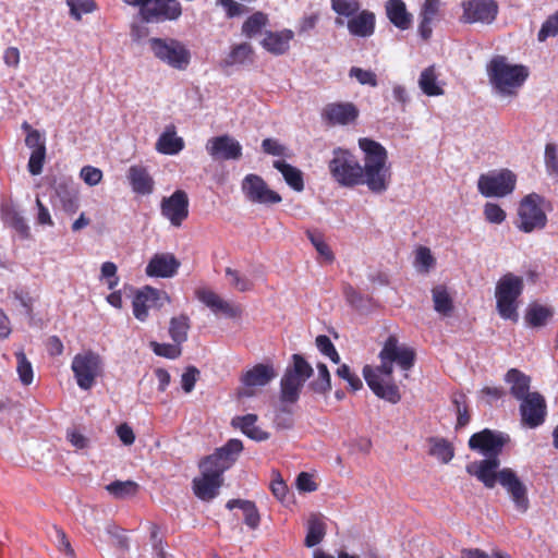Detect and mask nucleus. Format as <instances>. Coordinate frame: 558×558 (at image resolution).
<instances>
[{
	"mask_svg": "<svg viewBox=\"0 0 558 558\" xmlns=\"http://www.w3.org/2000/svg\"><path fill=\"white\" fill-rule=\"evenodd\" d=\"M487 74L493 87L502 95H514L529 76L527 68L509 64L504 56L494 57L487 65Z\"/></svg>",
	"mask_w": 558,
	"mask_h": 558,
	"instance_id": "nucleus-3",
	"label": "nucleus"
},
{
	"mask_svg": "<svg viewBox=\"0 0 558 558\" xmlns=\"http://www.w3.org/2000/svg\"><path fill=\"white\" fill-rule=\"evenodd\" d=\"M138 484L133 481H113L106 486V490L117 499H125L138 493Z\"/></svg>",
	"mask_w": 558,
	"mask_h": 558,
	"instance_id": "nucleus-44",
	"label": "nucleus"
},
{
	"mask_svg": "<svg viewBox=\"0 0 558 558\" xmlns=\"http://www.w3.org/2000/svg\"><path fill=\"white\" fill-rule=\"evenodd\" d=\"M306 235L324 260L331 263L335 259L332 251L325 242L324 235L320 232L307 230Z\"/></svg>",
	"mask_w": 558,
	"mask_h": 558,
	"instance_id": "nucleus-51",
	"label": "nucleus"
},
{
	"mask_svg": "<svg viewBox=\"0 0 558 558\" xmlns=\"http://www.w3.org/2000/svg\"><path fill=\"white\" fill-rule=\"evenodd\" d=\"M556 35H558V11L543 23L537 39L545 41L548 37Z\"/></svg>",
	"mask_w": 558,
	"mask_h": 558,
	"instance_id": "nucleus-62",
	"label": "nucleus"
},
{
	"mask_svg": "<svg viewBox=\"0 0 558 558\" xmlns=\"http://www.w3.org/2000/svg\"><path fill=\"white\" fill-rule=\"evenodd\" d=\"M170 299L167 292L145 286L137 290L132 301L133 315L140 322H146L149 308H161Z\"/></svg>",
	"mask_w": 558,
	"mask_h": 558,
	"instance_id": "nucleus-11",
	"label": "nucleus"
},
{
	"mask_svg": "<svg viewBox=\"0 0 558 558\" xmlns=\"http://www.w3.org/2000/svg\"><path fill=\"white\" fill-rule=\"evenodd\" d=\"M428 454L438 459L441 463H449L454 457L453 445L442 437H429Z\"/></svg>",
	"mask_w": 558,
	"mask_h": 558,
	"instance_id": "nucleus-37",
	"label": "nucleus"
},
{
	"mask_svg": "<svg viewBox=\"0 0 558 558\" xmlns=\"http://www.w3.org/2000/svg\"><path fill=\"white\" fill-rule=\"evenodd\" d=\"M268 22L267 15L263 12H255L251 16H248L243 25H242V33L248 37L252 38L256 34L260 33V31L266 26Z\"/></svg>",
	"mask_w": 558,
	"mask_h": 558,
	"instance_id": "nucleus-49",
	"label": "nucleus"
},
{
	"mask_svg": "<svg viewBox=\"0 0 558 558\" xmlns=\"http://www.w3.org/2000/svg\"><path fill=\"white\" fill-rule=\"evenodd\" d=\"M161 214L174 227H180L189 216V197L185 191L177 190L169 197H163Z\"/></svg>",
	"mask_w": 558,
	"mask_h": 558,
	"instance_id": "nucleus-18",
	"label": "nucleus"
},
{
	"mask_svg": "<svg viewBox=\"0 0 558 558\" xmlns=\"http://www.w3.org/2000/svg\"><path fill=\"white\" fill-rule=\"evenodd\" d=\"M226 507L229 510L240 508L243 511L244 523L251 529L256 530L260 524V514L254 501L246 499H230Z\"/></svg>",
	"mask_w": 558,
	"mask_h": 558,
	"instance_id": "nucleus-35",
	"label": "nucleus"
},
{
	"mask_svg": "<svg viewBox=\"0 0 558 558\" xmlns=\"http://www.w3.org/2000/svg\"><path fill=\"white\" fill-rule=\"evenodd\" d=\"M414 349L401 344L395 335H390L384 342L378 354L380 365L363 367L364 379L369 389L380 399L390 403L401 400L399 387L392 383L393 364L401 369L409 371L415 363Z\"/></svg>",
	"mask_w": 558,
	"mask_h": 558,
	"instance_id": "nucleus-1",
	"label": "nucleus"
},
{
	"mask_svg": "<svg viewBox=\"0 0 558 558\" xmlns=\"http://www.w3.org/2000/svg\"><path fill=\"white\" fill-rule=\"evenodd\" d=\"M241 187L245 197L252 203L272 205L282 201L280 194L269 189L266 181L258 174L245 175Z\"/></svg>",
	"mask_w": 558,
	"mask_h": 558,
	"instance_id": "nucleus-12",
	"label": "nucleus"
},
{
	"mask_svg": "<svg viewBox=\"0 0 558 558\" xmlns=\"http://www.w3.org/2000/svg\"><path fill=\"white\" fill-rule=\"evenodd\" d=\"M331 178L343 187L360 185L362 165L348 149L337 147L332 150V158L328 162Z\"/></svg>",
	"mask_w": 558,
	"mask_h": 558,
	"instance_id": "nucleus-6",
	"label": "nucleus"
},
{
	"mask_svg": "<svg viewBox=\"0 0 558 558\" xmlns=\"http://www.w3.org/2000/svg\"><path fill=\"white\" fill-rule=\"evenodd\" d=\"M505 381L510 386V395L520 400L531 392V377L518 368H510L505 375Z\"/></svg>",
	"mask_w": 558,
	"mask_h": 558,
	"instance_id": "nucleus-34",
	"label": "nucleus"
},
{
	"mask_svg": "<svg viewBox=\"0 0 558 558\" xmlns=\"http://www.w3.org/2000/svg\"><path fill=\"white\" fill-rule=\"evenodd\" d=\"M182 15V5L178 0H151L142 10V20L146 23L177 21Z\"/></svg>",
	"mask_w": 558,
	"mask_h": 558,
	"instance_id": "nucleus-15",
	"label": "nucleus"
},
{
	"mask_svg": "<svg viewBox=\"0 0 558 558\" xmlns=\"http://www.w3.org/2000/svg\"><path fill=\"white\" fill-rule=\"evenodd\" d=\"M208 154L215 159L235 160L242 156V146L229 135L213 137L206 145Z\"/></svg>",
	"mask_w": 558,
	"mask_h": 558,
	"instance_id": "nucleus-21",
	"label": "nucleus"
},
{
	"mask_svg": "<svg viewBox=\"0 0 558 558\" xmlns=\"http://www.w3.org/2000/svg\"><path fill=\"white\" fill-rule=\"evenodd\" d=\"M325 522L317 514H312L307 521V533L304 541L305 546L311 548L318 545L325 537Z\"/></svg>",
	"mask_w": 558,
	"mask_h": 558,
	"instance_id": "nucleus-41",
	"label": "nucleus"
},
{
	"mask_svg": "<svg viewBox=\"0 0 558 558\" xmlns=\"http://www.w3.org/2000/svg\"><path fill=\"white\" fill-rule=\"evenodd\" d=\"M54 191L61 202L62 209L66 214L73 215L78 210V192L71 181L62 180L58 182L54 186Z\"/></svg>",
	"mask_w": 558,
	"mask_h": 558,
	"instance_id": "nucleus-29",
	"label": "nucleus"
},
{
	"mask_svg": "<svg viewBox=\"0 0 558 558\" xmlns=\"http://www.w3.org/2000/svg\"><path fill=\"white\" fill-rule=\"evenodd\" d=\"M293 32L291 29H283L280 32H266L262 46L270 53L280 56L289 50V44L293 39Z\"/></svg>",
	"mask_w": 558,
	"mask_h": 558,
	"instance_id": "nucleus-28",
	"label": "nucleus"
},
{
	"mask_svg": "<svg viewBox=\"0 0 558 558\" xmlns=\"http://www.w3.org/2000/svg\"><path fill=\"white\" fill-rule=\"evenodd\" d=\"M243 450V442L240 439H229L222 447L216 449L225 460L232 465L236 456Z\"/></svg>",
	"mask_w": 558,
	"mask_h": 558,
	"instance_id": "nucleus-56",
	"label": "nucleus"
},
{
	"mask_svg": "<svg viewBox=\"0 0 558 558\" xmlns=\"http://www.w3.org/2000/svg\"><path fill=\"white\" fill-rule=\"evenodd\" d=\"M375 14L368 10L359 11L347 23L351 35L357 37H369L375 31Z\"/></svg>",
	"mask_w": 558,
	"mask_h": 558,
	"instance_id": "nucleus-27",
	"label": "nucleus"
},
{
	"mask_svg": "<svg viewBox=\"0 0 558 558\" xmlns=\"http://www.w3.org/2000/svg\"><path fill=\"white\" fill-rule=\"evenodd\" d=\"M66 4L71 16L76 21H81L83 14L92 13L97 8L94 0H66Z\"/></svg>",
	"mask_w": 558,
	"mask_h": 558,
	"instance_id": "nucleus-52",
	"label": "nucleus"
},
{
	"mask_svg": "<svg viewBox=\"0 0 558 558\" xmlns=\"http://www.w3.org/2000/svg\"><path fill=\"white\" fill-rule=\"evenodd\" d=\"M517 184V175L509 169L481 174L477 190L485 197H505L511 194Z\"/></svg>",
	"mask_w": 558,
	"mask_h": 558,
	"instance_id": "nucleus-10",
	"label": "nucleus"
},
{
	"mask_svg": "<svg viewBox=\"0 0 558 558\" xmlns=\"http://www.w3.org/2000/svg\"><path fill=\"white\" fill-rule=\"evenodd\" d=\"M277 373L271 364L258 363L241 375L240 381L246 388L239 392L240 397H251L253 391L250 388L264 387L268 385Z\"/></svg>",
	"mask_w": 558,
	"mask_h": 558,
	"instance_id": "nucleus-20",
	"label": "nucleus"
},
{
	"mask_svg": "<svg viewBox=\"0 0 558 558\" xmlns=\"http://www.w3.org/2000/svg\"><path fill=\"white\" fill-rule=\"evenodd\" d=\"M318 376L310 384V388L313 392L318 395H325L331 389V378L328 367L324 363L317 364Z\"/></svg>",
	"mask_w": 558,
	"mask_h": 558,
	"instance_id": "nucleus-48",
	"label": "nucleus"
},
{
	"mask_svg": "<svg viewBox=\"0 0 558 558\" xmlns=\"http://www.w3.org/2000/svg\"><path fill=\"white\" fill-rule=\"evenodd\" d=\"M149 347L151 348L153 352L162 357L167 359H178L182 353L181 344L178 343H159L157 341H151L149 343Z\"/></svg>",
	"mask_w": 558,
	"mask_h": 558,
	"instance_id": "nucleus-53",
	"label": "nucleus"
},
{
	"mask_svg": "<svg viewBox=\"0 0 558 558\" xmlns=\"http://www.w3.org/2000/svg\"><path fill=\"white\" fill-rule=\"evenodd\" d=\"M389 21L399 29L405 31L412 24V15L402 0H388L385 5Z\"/></svg>",
	"mask_w": 558,
	"mask_h": 558,
	"instance_id": "nucleus-33",
	"label": "nucleus"
},
{
	"mask_svg": "<svg viewBox=\"0 0 558 558\" xmlns=\"http://www.w3.org/2000/svg\"><path fill=\"white\" fill-rule=\"evenodd\" d=\"M254 61V50L251 44L241 43L231 47L225 62L227 65H236L252 63Z\"/></svg>",
	"mask_w": 558,
	"mask_h": 558,
	"instance_id": "nucleus-42",
	"label": "nucleus"
},
{
	"mask_svg": "<svg viewBox=\"0 0 558 558\" xmlns=\"http://www.w3.org/2000/svg\"><path fill=\"white\" fill-rule=\"evenodd\" d=\"M500 460L497 457L474 461L465 466L471 476H475L487 488H494L498 481Z\"/></svg>",
	"mask_w": 558,
	"mask_h": 558,
	"instance_id": "nucleus-22",
	"label": "nucleus"
},
{
	"mask_svg": "<svg viewBox=\"0 0 558 558\" xmlns=\"http://www.w3.org/2000/svg\"><path fill=\"white\" fill-rule=\"evenodd\" d=\"M498 482L510 495L517 510L525 512L530 507L527 489L515 472L509 468L500 470L498 472Z\"/></svg>",
	"mask_w": 558,
	"mask_h": 558,
	"instance_id": "nucleus-16",
	"label": "nucleus"
},
{
	"mask_svg": "<svg viewBox=\"0 0 558 558\" xmlns=\"http://www.w3.org/2000/svg\"><path fill=\"white\" fill-rule=\"evenodd\" d=\"M315 344H316L318 351L323 355L329 357L331 362H333L336 364L340 363V355L328 336H326V335L317 336L315 339Z\"/></svg>",
	"mask_w": 558,
	"mask_h": 558,
	"instance_id": "nucleus-54",
	"label": "nucleus"
},
{
	"mask_svg": "<svg viewBox=\"0 0 558 558\" xmlns=\"http://www.w3.org/2000/svg\"><path fill=\"white\" fill-rule=\"evenodd\" d=\"M508 440L509 437L507 435L485 428L470 437L469 448L480 451L487 458H498Z\"/></svg>",
	"mask_w": 558,
	"mask_h": 558,
	"instance_id": "nucleus-13",
	"label": "nucleus"
},
{
	"mask_svg": "<svg viewBox=\"0 0 558 558\" xmlns=\"http://www.w3.org/2000/svg\"><path fill=\"white\" fill-rule=\"evenodd\" d=\"M434 308L444 316H450L453 312V300L450 296L447 287L438 284L432 289Z\"/></svg>",
	"mask_w": 558,
	"mask_h": 558,
	"instance_id": "nucleus-40",
	"label": "nucleus"
},
{
	"mask_svg": "<svg viewBox=\"0 0 558 558\" xmlns=\"http://www.w3.org/2000/svg\"><path fill=\"white\" fill-rule=\"evenodd\" d=\"M274 168L283 177L286 183L295 192L304 190L303 172L296 167L286 162L284 160H275Z\"/></svg>",
	"mask_w": 558,
	"mask_h": 558,
	"instance_id": "nucleus-36",
	"label": "nucleus"
},
{
	"mask_svg": "<svg viewBox=\"0 0 558 558\" xmlns=\"http://www.w3.org/2000/svg\"><path fill=\"white\" fill-rule=\"evenodd\" d=\"M357 107L350 101L327 104L322 111L323 121L329 126L348 125L359 118Z\"/></svg>",
	"mask_w": 558,
	"mask_h": 558,
	"instance_id": "nucleus-19",
	"label": "nucleus"
},
{
	"mask_svg": "<svg viewBox=\"0 0 558 558\" xmlns=\"http://www.w3.org/2000/svg\"><path fill=\"white\" fill-rule=\"evenodd\" d=\"M180 266V260L172 253H157L148 262L145 272L153 278H171Z\"/></svg>",
	"mask_w": 558,
	"mask_h": 558,
	"instance_id": "nucleus-23",
	"label": "nucleus"
},
{
	"mask_svg": "<svg viewBox=\"0 0 558 558\" xmlns=\"http://www.w3.org/2000/svg\"><path fill=\"white\" fill-rule=\"evenodd\" d=\"M543 196L531 193L524 196L518 208L517 228L524 233L542 230L547 225V216L543 208Z\"/></svg>",
	"mask_w": 558,
	"mask_h": 558,
	"instance_id": "nucleus-7",
	"label": "nucleus"
},
{
	"mask_svg": "<svg viewBox=\"0 0 558 558\" xmlns=\"http://www.w3.org/2000/svg\"><path fill=\"white\" fill-rule=\"evenodd\" d=\"M274 425L277 429H290L294 425L293 411L287 405L280 407L274 417Z\"/></svg>",
	"mask_w": 558,
	"mask_h": 558,
	"instance_id": "nucleus-57",
	"label": "nucleus"
},
{
	"mask_svg": "<svg viewBox=\"0 0 558 558\" xmlns=\"http://www.w3.org/2000/svg\"><path fill=\"white\" fill-rule=\"evenodd\" d=\"M462 22L464 23H492L498 13L497 2L494 0H469L462 2Z\"/></svg>",
	"mask_w": 558,
	"mask_h": 558,
	"instance_id": "nucleus-17",
	"label": "nucleus"
},
{
	"mask_svg": "<svg viewBox=\"0 0 558 558\" xmlns=\"http://www.w3.org/2000/svg\"><path fill=\"white\" fill-rule=\"evenodd\" d=\"M349 75L351 77H355L361 85H368L371 87H376L378 85L377 75L371 70L352 66Z\"/></svg>",
	"mask_w": 558,
	"mask_h": 558,
	"instance_id": "nucleus-59",
	"label": "nucleus"
},
{
	"mask_svg": "<svg viewBox=\"0 0 558 558\" xmlns=\"http://www.w3.org/2000/svg\"><path fill=\"white\" fill-rule=\"evenodd\" d=\"M440 0H425L420 12L418 34L424 40L432 36V24L436 20L440 10Z\"/></svg>",
	"mask_w": 558,
	"mask_h": 558,
	"instance_id": "nucleus-32",
	"label": "nucleus"
},
{
	"mask_svg": "<svg viewBox=\"0 0 558 558\" xmlns=\"http://www.w3.org/2000/svg\"><path fill=\"white\" fill-rule=\"evenodd\" d=\"M184 148V141L177 136V129L173 124L166 126L156 142V150L163 155H177Z\"/></svg>",
	"mask_w": 558,
	"mask_h": 558,
	"instance_id": "nucleus-31",
	"label": "nucleus"
},
{
	"mask_svg": "<svg viewBox=\"0 0 558 558\" xmlns=\"http://www.w3.org/2000/svg\"><path fill=\"white\" fill-rule=\"evenodd\" d=\"M71 369L77 386L83 390H89L101 374L102 361L98 353L87 350L73 357Z\"/></svg>",
	"mask_w": 558,
	"mask_h": 558,
	"instance_id": "nucleus-9",
	"label": "nucleus"
},
{
	"mask_svg": "<svg viewBox=\"0 0 558 558\" xmlns=\"http://www.w3.org/2000/svg\"><path fill=\"white\" fill-rule=\"evenodd\" d=\"M544 160L548 173L558 177V148L555 144H546Z\"/></svg>",
	"mask_w": 558,
	"mask_h": 558,
	"instance_id": "nucleus-61",
	"label": "nucleus"
},
{
	"mask_svg": "<svg viewBox=\"0 0 558 558\" xmlns=\"http://www.w3.org/2000/svg\"><path fill=\"white\" fill-rule=\"evenodd\" d=\"M126 178L134 193L148 195L153 193L155 182L146 167L133 165L129 168Z\"/></svg>",
	"mask_w": 558,
	"mask_h": 558,
	"instance_id": "nucleus-25",
	"label": "nucleus"
},
{
	"mask_svg": "<svg viewBox=\"0 0 558 558\" xmlns=\"http://www.w3.org/2000/svg\"><path fill=\"white\" fill-rule=\"evenodd\" d=\"M437 72L435 65L424 69L418 78V86L427 96L444 95V89L437 83Z\"/></svg>",
	"mask_w": 558,
	"mask_h": 558,
	"instance_id": "nucleus-39",
	"label": "nucleus"
},
{
	"mask_svg": "<svg viewBox=\"0 0 558 558\" xmlns=\"http://www.w3.org/2000/svg\"><path fill=\"white\" fill-rule=\"evenodd\" d=\"M148 43L154 56L173 69L185 70L191 62L190 50L178 39L153 37Z\"/></svg>",
	"mask_w": 558,
	"mask_h": 558,
	"instance_id": "nucleus-8",
	"label": "nucleus"
},
{
	"mask_svg": "<svg viewBox=\"0 0 558 558\" xmlns=\"http://www.w3.org/2000/svg\"><path fill=\"white\" fill-rule=\"evenodd\" d=\"M553 316V312L550 308L534 304L531 305L525 314V320L531 327H542L546 324V322Z\"/></svg>",
	"mask_w": 558,
	"mask_h": 558,
	"instance_id": "nucleus-47",
	"label": "nucleus"
},
{
	"mask_svg": "<svg viewBox=\"0 0 558 558\" xmlns=\"http://www.w3.org/2000/svg\"><path fill=\"white\" fill-rule=\"evenodd\" d=\"M523 289V278L515 276L512 272L505 274L498 280L495 296L496 308L501 318L509 319L513 323L518 322V299L521 296Z\"/></svg>",
	"mask_w": 558,
	"mask_h": 558,
	"instance_id": "nucleus-4",
	"label": "nucleus"
},
{
	"mask_svg": "<svg viewBox=\"0 0 558 558\" xmlns=\"http://www.w3.org/2000/svg\"><path fill=\"white\" fill-rule=\"evenodd\" d=\"M336 373L340 378L344 379L349 384L353 391H357L363 387L362 380L356 374L351 372L349 365H340Z\"/></svg>",
	"mask_w": 558,
	"mask_h": 558,
	"instance_id": "nucleus-63",
	"label": "nucleus"
},
{
	"mask_svg": "<svg viewBox=\"0 0 558 558\" xmlns=\"http://www.w3.org/2000/svg\"><path fill=\"white\" fill-rule=\"evenodd\" d=\"M226 276L230 279V284L240 292L250 291L254 287L253 281L230 267L226 268Z\"/></svg>",
	"mask_w": 558,
	"mask_h": 558,
	"instance_id": "nucleus-55",
	"label": "nucleus"
},
{
	"mask_svg": "<svg viewBox=\"0 0 558 558\" xmlns=\"http://www.w3.org/2000/svg\"><path fill=\"white\" fill-rule=\"evenodd\" d=\"M196 298L207 307H209L215 314L222 313L227 317L235 318L239 317L242 313V310L239 305H233L222 300L216 292L209 289L204 288L196 290Z\"/></svg>",
	"mask_w": 558,
	"mask_h": 558,
	"instance_id": "nucleus-24",
	"label": "nucleus"
},
{
	"mask_svg": "<svg viewBox=\"0 0 558 558\" xmlns=\"http://www.w3.org/2000/svg\"><path fill=\"white\" fill-rule=\"evenodd\" d=\"M331 9L338 14L336 24L342 26L344 22L341 16L350 20L360 11L361 3L359 0H331Z\"/></svg>",
	"mask_w": 558,
	"mask_h": 558,
	"instance_id": "nucleus-45",
	"label": "nucleus"
},
{
	"mask_svg": "<svg viewBox=\"0 0 558 558\" xmlns=\"http://www.w3.org/2000/svg\"><path fill=\"white\" fill-rule=\"evenodd\" d=\"M47 148H39L31 153L27 170L32 175H39L43 172V168L46 160Z\"/></svg>",
	"mask_w": 558,
	"mask_h": 558,
	"instance_id": "nucleus-58",
	"label": "nucleus"
},
{
	"mask_svg": "<svg viewBox=\"0 0 558 558\" xmlns=\"http://www.w3.org/2000/svg\"><path fill=\"white\" fill-rule=\"evenodd\" d=\"M521 421L530 428L542 425L546 416V401L539 392H531L526 397L520 399Z\"/></svg>",
	"mask_w": 558,
	"mask_h": 558,
	"instance_id": "nucleus-14",
	"label": "nucleus"
},
{
	"mask_svg": "<svg viewBox=\"0 0 558 558\" xmlns=\"http://www.w3.org/2000/svg\"><path fill=\"white\" fill-rule=\"evenodd\" d=\"M223 484V478H218L207 473L193 480V492L197 498L204 501L214 499Z\"/></svg>",
	"mask_w": 558,
	"mask_h": 558,
	"instance_id": "nucleus-26",
	"label": "nucleus"
},
{
	"mask_svg": "<svg viewBox=\"0 0 558 558\" xmlns=\"http://www.w3.org/2000/svg\"><path fill=\"white\" fill-rule=\"evenodd\" d=\"M451 401L456 407V429L458 430L460 428L465 427L471 421V415L466 403V396L463 392H454L451 397Z\"/></svg>",
	"mask_w": 558,
	"mask_h": 558,
	"instance_id": "nucleus-46",
	"label": "nucleus"
},
{
	"mask_svg": "<svg viewBox=\"0 0 558 558\" xmlns=\"http://www.w3.org/2000/svg\"><path fill=\"white\" fill-rule=\"evenodd\" d=\"M15 357L17 362L16 372L20 380L24 386H29L34 379L32 363L28 361L23 351L16 352Z\"/></svg>",
	"mask_w": 558,
	"mask_h": 558,
	"instance_id": "nucleus-50",
	"label": "nucleus"
},
{
	"mask_svg": "<svg viewBox=\"0 0 558 558\" xmlns=\"http://www.w3.org/2000/svg\"><path fill=\"white\" fill-rule=\"evenodd\" d=\"M8 220L10 226L23 238L29 236V227L25 218L17 211H11L8 214Z\"/></svg>",
	"mask_w": 558,
	"mask_h": 558,
	"instance_id": "nucleus-64",
	"label": "nucleus"
},
{
	"mask_svg": "<svg viewBox=\"0 0 558 558\" xmlns=\"http://www.w3.org/2000/svg\"><path fill=\"white\" fill-rule=\"evenodd\" d=\"M359 146L365 154L360 185L365 184L375 194L386 192L391 180L386 148L380 143L367 137L360 138Z\"/></svg>",
	"mask_w": 558,
	"mask_h": 558,
	"instance_id": "nucleus-2",
	"label": "nucleus"
},
{
	"mask_svg": "<svg viewBox=\"0 0 558 558\" xmlns=\"http://www.w3.org/2000/svg\"><path fill=\"white\" fill-rule=\"evenodd\" d=\"M202 473H207L218 478H223V473L231 466L230 462L225 460L221 454L215 450L210 456L205 457L199 462Z\"/></svg>",
	"mask_w": 558,
	"mask_h": 558,
	"instance_id": "nucleus-38",
	"label": "nucleus"
},
{
	"mask_svg": "<svg viewBox=\"0 0 558 558\" xmlns=\"http://www.w3.org/2000/svg\"><path fill=\"white\" fill-rule=\"evenodd\" d=\"M258 417L256 414H246L235 416L231 421L234 428H239L245 436L256 441H264L270 437L268 432L263 430L256 425Z\"/></svg>",
	"mask_w": 558,
	"mask_h": 558,
	"instance_id": "nucleus-30",
	"label": "nucleus"
},
{
	"mask_svg": "<svg viewBox=\"0 0 558 558\" xmlns=\"http://www.w3.org/2000/svg\"><path fill=\"white\" fill-rule=\"evenodd\" d=\"M313 375V367L301 355H292V365L288 366L280 380V400L283 403H295L304 383Z\"/></svg>",
	"mask_w": 558,
	"mask_h": 558,
	"instance_id": "nucleus-5",
	"label": "nucleus"
},
{
	"mask_svg": "<svg viewBox=\"0 0 558 558\" xmlns=\"http://www.w3.org/2000/svg\"><path fill=\"white\" fill-rule=\"evenodd\" d=\"M190 318L185 314L172 317L169 324V335L173 342L182 344L187 340V332L190 330Z\"/></svg>",
	"mask_w": 558,
	"mask_h": 558,
	"instance_id": "nucleus-43",
	"label": "nucleus"
},
{
	"mask_svg": "<svg viewBox=\"0 0 558 558\" xmlns=\"http://www.w3.org/2000/svg\"><path fill=\"white\" fill-rule=\"evenodd\" d=\"M484 217L485 219L495 225H500L506 220V211L495 203H486L484 205Z\"/></svg>",
	"mask_w": 558,
	"mask_h": 558,
	"instance_id": "nucleus-60",
	"label": "nucleus"
}]
</instances>
